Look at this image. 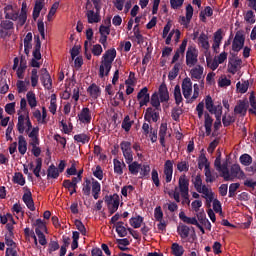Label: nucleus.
I'll use <instances>...</instances> for the list:
<instances>
[{"mask_svg":"<svg viewBox=\"0 0 256 256\" xmlns=\"http://www.w3.org/2000/svg\"><path fill=\"white\" fill-rule=\"evenodd\" d=\"M169 197H172L176 203H181V197L187 200L188 205L191 203L189 200V178L187 175L182 174L178 179V187L168 192Z\"/></svg>","mask_w":256,"mask_h":256,"instance_id":"nucleus-1","label":"nucleus"},{"mask_svg":"<svg viewBox=\"0 0 256 256\" xmlns=\"http://www.w3.org/2000/svg\"><path fill=\"white\" fill-rule=\"evenodd\" d=\"M5 19L10 21H17V27H23L27 23V3H22L21 12L19 14V8L13 5H7L4 8Z\"/></svg>","mask_w":256,"mask_h":256,"instance_id":"nucleus-2","label":"nucleus"},{"mask_svg":"<svg viewBox=\"0 0 256 256\" xmlns=\"http://www.w3.org/2000/svg\"><path fill=\"white\" fill-rule=\"evenodd\" d=\"M115 57H117V50H115V48L108 49L102 55L99 67L100 79H103V77H107L109 75L111 68L113 67V61H115Z\"/></svg>","mask_w":256,"mask_h":256,"instance_id":"nucleus-3","label":"nucleus"},{"mask_svg":"<svg viewBox=\"0 0 256 256\" xmlns=\"http://www.w3.org/2000/svg\"><path fill=\"white\" fill-rule=\"evenodd\" d=\"M194 89V90H193ZM199 84H194L191 81V78L186 77L182 81V93L185 99H191V101H195L199 98ZM192 95V96H191Z\"/></svg>","mask_w":256,"mask_h":256,"instance_id":"nucleus-4","label":"nucleus"},{"mask_svg":"<svg viewBox=\"0 0 256 256\" xmlns=\"http://www.w3.org/2000/svg\"><path fill=\"white\" fill-rule=\"evenodd\" d=\"M91 191L93 198L99 199V195H101V184L94 178H85L82 193L86 195V197H89V195H91Z\"/></svg>","mask_w":256,"mask_h":256,"instance_id":"nucleus-5","label":"nucleus"},{"mask_svg":"<svg viewBox=\"0 0 256 256\" xmlns=\"http://www.w3.org/2000/svg\"><path fill=\"white\" fill-rule=\"evenodd\" d=\"M126 163L130 175H137L139 173L140 177H147L151 173V167L147 164H139V162L133 160Z\"/></svg>","mask_w":256,"mask_h":256,"instance_id":"nucleus-6","label":"nucleus"},{"mask_svg":"<svg viewBox=\"0 0 256 256\" xmlns=\"http://www.w3.org/2000/svg\"><path fill=\"white\" fill-rule=\"evenodd\" d=\"M31 129H33V124L31 123V118H29V114H22L21 110H18V133H20V135H23L24 133H29Z\"/></svg>","mask_w":256,"mask_h":256,"instance_id":"nucleus-7","label":"nucleus"},{"mask_svg":"<svg viewBox=\"0 0 256 256\" xmlns=\"http://www.w3.org/2000/svg\"><path fill=\"white\" fill-rule=\"evenodd\" d=\"M223 179L225 181H234L235 179H245V172L241 170L239 164H233L230 168H226V171L223 174Z\"/></svg>","mask_w":256,"mask_h":256,"instance_id":"nucleus-8","label":"nucleus"},{"mask_svg":"<svg viewBox=\"0 0 256 256\" xmlns=\"http://www.w3.org/2000/svg\"><path fill=\"white\" fill-rule=\"evenodd\" d=\"M193 41H195L198 47L204 51H209V49H211V44L209 43V35H207L205 32L200 34L199 32H194Z\"/></svg>","mask_w":256,"mask_h":256,"instance_id":"nucleus-9","label":"nucleus"},{"mask_svg":"<svg viewBox=\"0 0 256 256\" xmlns=\"http://www.w3.org/2000/svg\"><path fill=\"white\" fill-rule=\"evenodd\" d=\"M199 63V50L194 46H189L186 51L187 67H195Z\"/></svg>","mask_w":256,"mask_h":256,"instance_id":"nucleus-10","label":"nucleus"},{"mask_svg":"<svg viewBox=\"0 0 256 256\" xmlns=\"http://www.w3.org/2000/svg\"><path fill=\"white\" fill-rule=\"evenodd\" d=\"M144 119L148 123H157L161 119V108L148 107L145 111Z\"/></svg>","mask_w":256,"mask_h":256,"instance_id":"nucleus-11","label":"nucleus"},{"mask_svg":"<svg viewBox=\"0 0 256 256\" xmlns=\"http://www.w3.org/2000/svg\"><path fill=\"white\" fill-rule=\"evenodd\" d=\"M190 79H192V81H201V83H203V81H205V68L200 64L192 66L190 70Z\"/></svg>","mask_w":256,"mask_h":256,"instance_id":"nucleus-12","label":"nucleus"},{"mask_svg":"<svg viewBox=\"0 0 256 256\" xmlns=\"http://www.w3.org/2000/svg\"><path fill=\"white\" fill-rule=\"evenodd\" d=\"M196 191L197 193H200L202 195L203 199H206V203L208 205H211V203H213V199H215V193H213L211 187L204 184Z\"/></svg>","mask_w":256,"mask_h":256,"instance_id":"nucleus-13","label":"nucleus"},{"mask_svg":"<svg viewBox=\"0 0 256 256\" xmlns=\"http://www.w3.org/2000/svg\"><path fill=\"white\" fill-rule=\"evenodd\" d=\"M82 179H83V176H81V174H78L76 177L72 178V181L64 180L62 185L65 189H68V191H71V189H73L70 192V195H73V193H77V183H81Z\"/></svg>","mask_w":256,"mask_h":256,"instance_id":"nucleus-14","label":"nucleus"},{"mask_svg":"<svg viewBox=\"0 0 256 256\" xmlns=\"http://www.w3.org/2000/svg\"><path fill=\"white\" fill-rule=\"evenodd\" d=\"M105 203L111 215L119 209V195L113 194L112 196H107L105 198Z\"/></svg>","mask_w":256,"mask_h":256,"instance_id":"nucleus-15","label":"nucleus"},{"mask_svg":"<svg viewBox=\"0 0 256 256\" xmlns=\"http://www.w3.org/2000/svg\"><path fill=\"white\" fill-rule=\"evenodd\" d=\"M120 149L126 163L133 161V150L131 149V142L123 141L120 143Z\"/></svg>","mask_w":256,"mask_h":256,"instance_id":"nucleus-16","label":"nucleus"},{"mask_svg":"<svg viewBox=\"0 0 256 256\" xmlns=\"http://www.w3.org/2000/svg\"><path fill=\"white\" fill-rule=\"evenodd\" d=\"M224 37H225V32H223V29H218L213 34L212 49H213L214 53H219V49L221 47V43H222Z\"/></svg>","mask_w":256,"mask_h":256,"instance_id":"nucleus-17","label":"nucleus"},{"mask_svg":"<svg viewBox=\"0 0 256 256\" xmlns=\"http://www.w3.org/2000/svg\"><path fill=\"white\" fill-rule=\"evenodd\" d=\"M32 115L39 125H47V108L45 106L42 107V112L39 109H34Z\"/></svg>","mask_w":256,"mask_h":256,"instance_id":"nucleus-18","label":"nucleus"},{"mask_svg":"<svg viewBox=\"0 0 256 256\" xmlns=\"http://www.w3.org/2000/svg\"><path fill=\"white\" fill-rule=\"evenodd\" d=\"M175 162L173 160H166L164 163V179L166 183H171L173 181V165Z\"/></svg>","mask_w":256,"mask_h":256,"instance_id":"nucleus-19","label":"nucleus"},{"mask_svg":"<svg viewBox=\"0 0 256 256\" xmlns=\"http://www.w3.org/2000/svg\"><path fill=\"white\" fill-rule=\"evenodd\" d=\"M7 233L5 234V245L7 247H15V227L11 224L6 225Z\"/></svg>","mask_w":256,"mask_h":256,"instance_id":"nucleus-20","label":"nucleus"},{"mask_svg":"<svg viewBox=\"0 0 256 256\" xmlns=\"http://www.w3.org/2000/svg\"><path fill=\"white\" fill-rule=\"evenodd\" d=\"M191 19H193V6L189 4L186 7V16H180L179 23L184 27H189V23H191Z\"/></svg>","mask_w":256,"mask_h":256,"instance_id":"nucleus-21","label":"nucleus"},{"mask_svg":"<svg viewBox=\"0 0 256 256\" xmlns=\"http://www.w3.org/2000/svg\"><path fill=\"white\" fill-rule=\"evenodd\" d=\"M243 45H245V36L241 33H236L232 43V51L239 52L243 49Z\"/></svg>","mask_w":256,"mask_h":256,"instance_id":"nucleus-22","label":"nucleus"},{"mask_svg":"<svg viewBox=\"0 0 256 256\" xmlns=\"http://www.w3.org/2000/svg\"><path fill=\"white\" fill-rule=\"evenodd\" d=\"M148 91L149 89H147V87H144L138 92L137 99L139 101L140 107H143L147 105V103H149L150 97Z\"/></svg>","mask_w":256,"mask_h":256,"instance_id":"nucleus-23","label":"nucleus"},{"mask_svg":"<svg viewBox=\"0 0 256 256\" xmlns=\"http://www.w3.org/2000/svg\"><path fill=\"white\" fill-rule=\"evenodd\" d=\"M29 137V145H39V127H34L26 132Z\"/></svg>","mask_w":256,"mask_h":256,"instance_id":"nucleus-24","label":"nucleus"},{"mask_svg":"<svg viewBox=\"0 0 256 256\" xmlns=\"http://www.w3.org/2000/svg\"><path fill=\"white\" fill-rule=\"evenodd\" d=\"M247 109H249V102L247 100H239L234 108L236 115H246Z\"/></svg>","mask_w":256,"mask_h":256,"instance_id":"nucleus-25","label":"nucleus"},{"mask_svg":"<svg viewBox=\"0 0 256 256\" xmlns=\"http://www.w3.org/2000/svg\"><path fill=\"white\" fill-rule=\"evenodd\" d=\"M43 167V160H41V158H37L35 161V165L33 163L29 164V169L31 171H33L35 177H37V179H41V169Z\"/></svg>","mask_w":256,"mask_h":256,"instance_id":"nucleus-26","label":"nucleus"},{"mask_svg":"<svg viewBox=\"0 0 256 256\" xmlns=\"http://www.w3.org/2000/svg\"><path fill=\"white\" fill-rule=\"evenodd\" d=\"M241 65H243V61L239 58L230 60L228 63V72L232 73V75H235V73L241 69Z\"/></svg>","mask_w":256,"mask_h":256,"instance_id":"nucleus-27","label":"nucleus"},{"mask_svg":"<svg viewBox=\"0 0 256 256\" xmlns=\"http://www.w3.org/2000/svg\"><path fill=\"white\" fill-rule=\"evenodd\" d=\"M78 119L80 123H83L84 125H89V123H91V111L89 110V108H83L78 114Z\"/></svg>","mask_w":256,"mask_h":256,"instance_id":"nucleus-28","label":"nucleus"},{"mask_svg":"<svg viewBox=\"0 0 256 256\" xmlns=\"http://www.w3.org/2000/svg\"><path fill=\"white\" fill-rule=\"evenodd\" d=\"M43 7H45L44 0L36 1L34 9H33V13H32V17H33L34 21H37V19H39V15H41V11H43Z\"/></svg>","mask_w":256,"mask_h":256,"instance_id":"nucleus-29","label":"nucleus"},{"mask_svg":"<svg viewBox=\"0 0 256 256\" xmlns=\"http://www.w3.org/2000/svg\"><path fill=\"white\" fill-rule=\"evenodd\" d=\"M86 17L88 19V23L93 24V23H99L101 21V15H99V10L93 11V10H88L86 12Z\"/></svg>","mask_w":256,"mask_h":256,"instance_id":"nucleus-30","label":"nucleus"},{"mask_svg":"<svg viewBox=\"0 0 256 256\" xmlns=\"http://www.w3.org/2000/svg\"><path fill=\"white\" fill-rule=\"evenodd\" d=\"M87 93L92 99H98L101 97V88L97 84H91L87 89Z\"/></svg>","mask_w":256,"mask_h":256,"instance_id":"nucleus-31","label":"nucleus"},{"mask_svg":"<svg viewBox=\"0 0 256 256\" xmlns=\"http://www.w3.org/2000/svg\"><path fill=\"white\" fill-rule=\"evenodd\" d=\"M22 199H23L25 205L28 207V209H30V211H35V203L33 202V196L31 194V191H27L23 195Z\"/></svg>","mask_w":256,"mask_h":256,"instance_id":"nucleus-32","label":"nucleus"},{"mask_svg":"<svg viewBox=\"0 0 256 256\" xmlns=\"http://www.w3.org/2000/svg\"><path fill=\"white\" fill-rule=\"evenodd\" d=\"M174 39L176 43H179V39H181V31L179 29H173L168 36H166V45H171V39Z\"/></svg>","mask_w":256,"mask_h":256,"instance_id":"nucleus-33","label":"nucleus"},{"mask_svg":"<svg viewBox=\"0 0 256 256\" xmlns=\"http://www.w3.org/2000/svg\"><path fill=\"white\" fill-rule=\"evenodd\" d=\"M158 97H160L161 103H165L169 99V90H167V85L161 84L158 90Z\"/></svg>","mask_w":256,"mask_h":256,"instance_id":"nucleus-34","label":"nucleus"},{"mask_svg":"<svg viewBox=\"0 0 256 256\" xmlns=\"http://www.w3.org/2000/svg\"><path fill=\"white\" fill-rule=\"evenodd\" d=\"M41 73H42L41 81L45 89H51L52 83H51V76L49 75V72H47V69H42Z\"/></svg>","mask_w":256,"mask_h":256,"instance_id":"nucleus-35","label":"nucleus"},{"mask_svg":"<svg viewBox=\"0 0 256 256\" xmlns=\"http://www.w3.org/2000/svg\"><path fill=\"white\" fill-rule=\"evenodd\" d=\"M18 151L20 155H25V153H27V140L23 135L18 137Z\"/></svg>","mask_w":256,"mask_h":256,"instance_id":"nucleus-36","label":"nucleus"},{"mask_svg":"<svg viewBox=\"0 0 256 256\" xmlns=\"http://www.w3.org/2000/svg\"><path fill=\"white\" fill-rule=\"evenodd\" d=\"M104 24L105 25L100 26L99 33L101 36L108 37V35L111 33V18H108V20H106Z\"/></svg>","mask_w":256,"mask_h":256,"instance_id":"nucleus-37","label":"nucleus"},{"mask_svg":"<svg viewBox=\"0 0 256 256\" xmlns=\"http://www.w3.org/2000/svg\"><path fill=\"white\" fill-rule=\"evenodd\" d=\"M214 167L216 170H218L219 173H221V176L225 174V171H227V163L221 164V155H219L215 161H214Z\"/></svg>","mask_w":256,"mask_h":256,"instance_id":"nucleus-38","label":"nucleus"},{"mask_svg":"<svg viewBox=\"0 0 256 256\" xmlns=\"http://www.w3.org/2000/svg\"><path fill=\"white\" fill-rule=\"evenodd\" d=\"M204 127L206 129V135H211V128L213 127V118L209 113L204 114Z\"/></svg>","mask_w":256,"mask_h":256,"instance_id":"nucleus-39","label":"nucleus"},{"mask_svg":"<svg viewBox=\"0 0 256 256\" xmlns=\"http://www.w3.org/2000/svg\"><path fill=\"white\" fill-rule=\"evenodd\" d=\"M0 222L2 225H12L15 226V219H13V215L11 213L0 215Z\"/></svg>","mask_w":256,"mask_h":256,"instance_id":"nucleus-40","label":"nucleus"},{"mask_svg":"<svg viewBox=\"0 0 256 256\" xmlns=\"http://www.w3.org/2000/svg\"><path fill=\"white\" fill-rule=\"evenodd\" d=\"M171 253L174 256H183L185 254V248L177 242L172 243Z\"/></svg>","mask_w":256,"mask_h":256,"instance_id":"nucleus-41","label":"nucleus"},{"mask_svg":"<svg viewBox=\"0 0 256 256\" xmlns=\"http://www.w3.org/2000/svg\"><path fill=\"white\" fill-rule=\"evenodd\" d=\"M26 99L30 109L37 107V96L32 91L27 92Z\"/></svg>","mask_w":256,"mask_h":256,"instance_id":"nucleus-42","label":"nucleus"},{"mask_svg":"<svg viewBox=\"0 0 256 256\" xmlns=\"http://www.w3.org/2000/svg\"><path fill=\"white\" fill-rule=\"evenodd\" d=\"M114 163V173L117 175H123V169H125L126 165L125 162L120 161L118 159L113 160Z\"/></svg>","mask_w":256,"mask_h":256,"instance_id":"nucleus-43","label":"nucleus"},{"mask_svg":"<svg viewBox=\"0 0 256 256\" xmlns=\"http://www.w3.org/2000/svg\"><path fill=\"white\" fill-rule=\"evenodd\" d=\"M230 85H231V77H227V75H221L218 78V87L225 89L227 87H230Z\"/></svg>","mask_w":256,"mask_h":256,"instance_id":"nucleus-44","label":"nucleus"},{"mask_svg":"<svg viewBox=\"0 0 256 256\" xmlns=\"http://www.w3.org/2000/svg\"><path fill=\"white\" fill-rule=\"evenodd\" d=\"M11 211L13 215L17 217V219H19V217H25V211L23 210V206H21V204L19 203L14 204Z\"/></svg>","mask_w":256,"mask_h":256,"instance_id":"nucleus-45","label":"nucleus"},{"mask_svg":"<svg viewBox=\"0 0 256 256\" xmlns=\"http://www.w3.org/2000/svg\"><path fill=\"white\" fill-rule=\"evenodd\" d=\"M179 217L183 223H187V225H197L199 222L197 221V218L195 217H187L185 215V212H180Z\"/></svg>","mask_w":256,"mask_h":256,"instance_id":"nucleus-46","label":"nucleus"},{"mask_svg":"<svg viewBox=\"0 0 256 256\" xmlns=\"http://www.w3.org/2000/svg\"><path fill=\"white\" fill-rule=\"evenodd\" d=\"M190 231L191 228H189V226L186 225H180L177 228V233L178 235H180L181 239H187V237H189Z\"/></svg>","mask_w":256,"mask_h":256,"instance_id":"nucleus-47","label":"nucleus"},{"mask_svg":"<svg viewBox=\"0 0 256 256\" xmlns=\"http://www.w3.org/2000/svg\"><path fill=\"white\" fill-rule=\"evenodd\" d=\"M90 140H91V137H89V135L85 133L74 135V141L76 143H81L82 145L89 143Z\"/></svg>","mask_w":256,"mask_h":256,"instance_id":"nucleus-48","label":"nucleus"},{"mask_svg":"<svg viewBox=\"0 0 256 256\" xmlns=\"http://www.w3.org/2000/svg\"><path fill=\"white\" fill-rule=\"evenodd\" d=\"M48 109L52 115L57 114V95L56 94H52L50 96V105Z\"/></svg>","mask_w":256,"mask_h":256,"instance_id":"nucleus-49","label":"nucleus"},{"mask_svg":"<svg viewBox=\"0 0 256 256\" xmlns=\"http://www.w3.org/2000/svg\"><path fill=\"white\" fill-rule=\"evenodd\" d=\"M249 89V81H239L237 84H236V91L237 93H247Z\"/></svg>","mask_w":256,"mask_h":256,"instance_id":"nucleus-50","label":"nucleus"},{"mask_svg":"<svg viewBox=\"0 0 256 256\" xmlns=\"http://www.w3.org/2000/svg\"><path fill=\"white\" fill-rule=\"evenodd\" d=\"M12 181L16 185H21V187H23V185H25V176H23V173L21 172H15Z\"/></svg>","mask_w":256,"mask_h":256,"instance_id":"nucleus-51","label":"nucleus"},{"mask_svg":"<svg viewBox=\"0 0 256 256\" xmlns=\"http://www.w3.org/2000/svg\"><path fill=\"white\" fill-rule=\"evenodd\" d=\"M167 135V123H162L159 130L160 143L165 147V137Z\"/></svg>","mask_w":256,"mask_h":256,"instance_id":"nucleus-52","label":"nucleus"},{"mask_svg":"<svg viewBox=\"0 0 256 256\" xmlns=\"http://www.w3.org/2000/svg\"><path fill=\"white\" fill-rule=\"evenodd\" d=\"M150 104L153 109H161V100H159V94L157 92L152 94Z\"/></svg>","mask_w":256,"mask_h":256,"instance_id":"nucleus-53","label":"nucleus"},{"mask_svg":"<svg viewBox=\"0 0 256 256\" xmlns=\"http://www.w3.org/2000/svg\"><path fill=\"white\" fill-rule=\"evenodd\" d=\"M29 84H30L29 79H25V81L19 80L16 83L18 93H25V91H27V87H29Z\"/></svg>","mask_w":256,"mask_h":256,"instance_id":"nucleus-54","label":"nucleus"},{"mask_svg":"<svg viewBox=\"0 0 256 256\" xmlns=\"http://www.w3.org/2000/svg\"><path fill=\"white\" fill-rule=\"evenodd\" d=\"M34 226L36 227L35 233H45V231H47V226L41 219H37Z\"/></svg>","mask_w":256,"mask_h":256,"instance_id":"nucleus-55","label":"nucleus"},{"mask_svg":"<svg viewBox=\"0 0 256 256\" xmlns=\"http://www.w3.org/2000/svg\"><path fill=\"white\" fill-rule=\"evenodd\" d=\"M30 81H31V86L32 87H37L39 85V74L37 69H32L30 73Z\"/></svg>","mask_w":256,"mask_h":256,"instance_id":"nucleus-56","label":"nucleus"},{"mask_svg":"<svg viewBox=\"0 0 256 256\" xmlns=\"http://www.w3.org/2000/svg\"><path fill=\"white\" fill-rule=\"evenodd\" d=\"M174 99L178 105L183 103V95L181 94V86L179 85H176L174 88Z\"/></svg>","mask_w":256,"mask_h":256,"instance_id":"nucleus-57","label":"nucleus"},{"mask_svg":"<svg viewBox=\"0 0 256 256\" xmlns=\"http://www.w3.org/2000/svg\"><path fill=\"white\" fill-rule=\"evenodd\" d=\"M198 167L199 169H208L209 168V160H207V157L205 154H201L198 158Z\"/></svg>","mask_w":256,"mask_h":256,"instance_id":"nucleus-58","label":"nucleus"},{"mask_svg":"<svg viewBox=\"0 0 256 256\" xmlns=\"http://www.w3.org/2000/svg\"><path fill=\"white\" fill-rule=\"evenodd\" d=\"M47 177L48 179H57V177H59V169H57L55 165H51L48 168Z\"/></svg>","mask_w":256,"mask_h":256,"instance_id":"nucleus-59","label":"nucleus"},{"mask_svg":"<svg viewBox=\"0 0 256 256\" xmlns=\"http://www.w3.org/2000/svg\"><path fill=\"white\" fill-rule=\"evenodd\" d=\"M130 225L134 229H139L141 225H143V217L141 216H136L130 219Z\"/></svg>","mask_w":256,"mask_h":256,"instance_id":"nucleus-60","label":"nucleus"},{"mask_svg":"<svg viewBox=\"0 0 256 256\" xmlns=\"http://www.w3.org/2000/svg\"><path fill=\"white\" fill-rule=\"evenodd\" d=\"M179 69H181V64L176 63L168 74V78L170 79V81H173V79L177 78V75H179Z\"/></svg>","mask_w":256,"mask_h":256,"instance_id":"nucleus-61","label":"nucleus"},{"mask_svg":"<svg viewBox=\"0 0 256 256\" xmlns=\"http://www.w3.org/2000/svg\"><path fill=\"white\" fill-rule=\"evenodd\" d=\"M116 232L119 235V237H126L127 228H125V226L123 225V222L116 223Z\"/></svg>","mask_w":256,"mask_h":256,"instance_id":"nucleus-62","label":"nucleus"},{"mask_svg":"<svg viewBox=\"0 0 256 256\" xmlns=\"http://www.w3.org/2000/svg\"><path fill=\"white\" fill-rule=\"evenodd\" d=\"M222 122H223L224 127H229V125H231V123H235V116L225 113L222 118Z\"/></svg>","mask_w":256,"mask_h":256,"instance_id":"nucleus-63","label":"nucleus"},{"mask_svg":"<svg viewBox=\"0 0 256 256\" xmlns=\"http://www.w3.org/2000/svg\"><path fill=\"white\" fill-rule=\"evenodd\" d=\"M177 170L180 172V173H187V171H189V162L188 161H185V160H182L180 162L177 163Z\"/></svg>","mask_w":256,"mask_h":256,"instance_id":"nucleus-64","label":"nucleus"}]
</instances>
